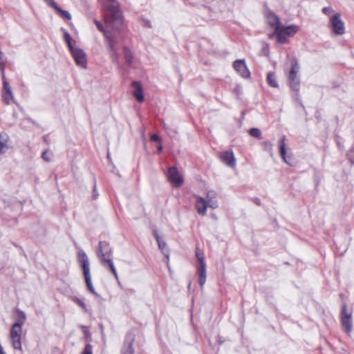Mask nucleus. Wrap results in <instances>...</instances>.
Wrapping results in <instances>:
<instances>
[{"label":"nucleus","instance_id":"f257e3e1","mask_svg":"<svg viewBox=\"0 0 354 354\" xmlns=\"http://www.w3.org/2000/svg\"><path fill=\"white\" fill-rule=\"evenodd\" d=\"M94 22L97 29L104 34V36L108 44V47L110 51V55L113 62L118 64L119 67H120V63L119 61V54L118 53V50L116 48L118 39L117 37H115V32L113 31L118 30L119 29H116L113 28L112 26H107L106 22V26L104 28L102 26V24L97 19H95Z\"/></svg>","mask_w":354,"mask_h":354},{"label":"nucleus","instance_id":"f03ea898","mask_svg":"<svg viewBox=\"0 0 354 354\" xmlns=\"http://www.w3.org/2000/svg\"><path fill=\"white\" fill-rule=\"evenodd\" d=\"M103 6L106 8L109 16L105 17L107 26H112L116 29H120L123 24V17L115 0H105Z\"/></svg>","mask_w":354,"mask_h":354},{"label":"nucleus","instance_id":"7ed1b4c3","mask_svg":"<svg viewBox=\"0 0 354 354\" xmlns=\"http://www.w3.org/2000/svg\"><path fill=\"white\" fill-rule=\"evenodd\" d=\"M77 260L83 271L85 282L88 290L95 296H98L92 284L90 272V263L86 254L82 250L77 252Z\"/></svg>","mask_w":354,"mask_h":354},{"label":"nucleus","instance_id":"20e7f679","mask_svg":"<svg viewBox=\"0 0 354 354\" xmlns=\"http://www.w3.org/2000/svg\"><path fill=\"white\" fill-rule=\"evenodd\" d=\"M299 72V65L298 61L296 59H294L292 62L291 67L288 73L287 77L290 88L295 92H298L299 91L300 79L298 75Z\"/></svg>","mask_w":354,"mask_h":354},{"label":"nucleus","instance_id":"39448f33","mask_svg":"<svg viewBox=\"0 0 354 354\" xmlns=\"http://www.w3.org/2000/svg\"><path fill=\"white\" fill-rule=\"evenodd\" d=\"M298 31V26L295 25H291L288 26H280L279 28H277L275 35L277 36V42L279 44H284L286 42V37H292Z\"/></svg>","mask_w":354,"mask_h":354},{"label":"nucleus","instance_id":"423d86ee","mask_svg":"<svg viewBox=\"0 0 354 354\" xmlns=\"http://www.w3.org/2000/svg\"><path fill=\"white\" fill-rule=\"evenodd\" d=\"M341 324L344 331L349 334L353 329L352 313L347 310V305L344 303L341 310Z\"/></svg>","mask_w":354,"mask_h":354},{"label":"nucleus","instance_id":"0eeeda50","mask_svg":"<svg viewBox=\"0 0 354 354\" xmlns=\"http://www.w3.org/2000/svg\"><path fill=\"white\" fill-rule=\"evenodd\" d=\"M21 334L22 326L19 324H14L10 329V338L12 346L15 350L21 351Z\"/></svg>","mask_w":354,"mask_h":354},{"label":"nucleus","instance_id":"6e6552de","mask_svg":"<svg viewBox=\"0 0 354 354\" xmlns=\"http://www.w3.org/2000/svg\"><path fill=\"white\" fill-rule=\"evenodd\" d=\"M332 31L337 35H342L345 32L344 23L341 19L339 13H335L330 19Z\"/></svg>","mask_w":354,"mask_h":354},{"label":"nucleus","instance_id":"1a4fd4ad","mask_svg":"<svg viewBox=\"0 0 354 354\" xmlns=\"http://www.w3.org/2000/svg\"><path fill=\"white\" fill-rule=\"evenodd\" d=\"M96 254L100 263L103 259H109L112 258V250L109 243L106 241H100L96 250Z\"/></svg>","mask_w":354,"mask_h":354},{"label":"nucleus","instance_id":"9d476101","mask_svg":"<svg viewBox=\"0 0 354 354\" xmlns=\"http://www.w3.org/2000/svg\"><path fill=\"white\" fill-rule=\"evenodd\" d=\"M167 178L168 180L176 187H179L183 183V177L175 167H171L168 169Z\"/></svg>","mask_w":354,"mask_h":354},{"label":"nucleus","instance_id":"9b49d317","mask_svg":"<svg viewBox=\"0 0 354 354\" xmlns=\"http://www.w3.org/2000/svg\"><path fill=\"white\" fill-rule=\"evenodd\" d=\"M76 64L83 68L86 67L87 61L86 55L84 51L82 49L74 48L70 50Z\"/></svg>","mask_w":354,"mask_h":354},{"label":"nucleus","instance_id":"f8f14e48","mask_svg":"<svg viewBox=\"0 0 354 354\" xmlns=\"http://www.w3.org/2000/svg\"><path fill=\"white\" fill-rule=\"evenodd\" d=\"M233 67L235 71L243 78H248L250 72L248 70L244 59H237L234 62Z\"/></svg>","mask_w":354,"mask_h":354},{"label":"nucleus","instance_id":"ddd939ff","mask_svg":"<svg viewBox=\"0 0 354 354\" xmlns=\"http://www.w3.org/2000/svg\"><path fill=\"white\" fill-rule=\"evenodd\" d=\"M133 342L134 336L131 333H127L121 351L122 354H134L133 348Z\"/></svg>","mask_w":354,"mask_h":354},{"label":"nucleus","instance_id":"4468645a","mask_svg":"<svg viewBox=\"0 0 354 354\" xmlns=\"http://www.w3.org/2000/svg\"><path fill=\"white\" fill-rule=\"evenodd\" d=\"M221 160L230 167L236 166V160L232 151H225L219 155Z\"/></svg>","mask_w":354,"mask_h":354},{"label":"nucleus","instance_id":"2eb2a0df","mask_svg":"<svg viewBox=\"0 0 354 354\" xmlns=\"http://www.w3.org/2000/svg\"><path fill=\"white\" fill-rule=\"evenodd\" d=\"M266 17L268 24L274 28L275 33L277 32V28H279L281 25L279 18L270 10L266 11Z\"/></svg>","mask_w":354,"mask_h":354},{"label":"nucleus","instance_id":"dca6fc26","mask_svg":"<svg viewBox=\"0 0 354 354\" xmlns=\"http://www.w3.org/2000/svg\"><path fill=\"white\" fill-rule=\"evenodd\" d=\"M132 86L134 88L133 95L136 98L138 102H142L145 100V97L141 84L138 81H133L132 82Z\"/></svg>","mask_w":354,"mask_h":354},{"label":"nucleus","instance_id":"f3484780","mask_svg":"<svg viewBox=\"0 0 354 354\" xmlns=\"http://www.w3.org/2000/svg\"><path fill=\"white\" fill-rule=\"evenodd\" d=\"M196 201L195 206L197 212L201 215H205L207 212V208L209 207L206 203V200L199 196H196Z\"/></svg>","mask_w":354,"mask_h":354},{"label":"nucleus","instance_id":"a211bd4d","mask_svg":"<svg viewBox=\"0 0 354 354\" xmlns=\"http://www.w3.org/2000/svg\"><path fill=\"white\" fill-rule=\"evenodd\" d=\"M205 200L209 207L214 209L218 207L216 194L214 191H209L207 193Z\"/></svg>","mask_w":354,"mask_h":354},{"label":"nucleus","instance_id":"6ab92c4d","mask_svg":"<svg viewBox=\"0 0 354 354\" xmlns=\"http://www.w3.org/2000/svg\"><path fill=\"white\" fill-rule=\"evenodd\" d=\"M197 272L198 274V283L201 288L203 287L206 281V264L198 265Z\"/></svg>","mask_w":354,"mask_h":354},{"label":"nucleus","instance_id":"aec40b11","mask_svg":"<svg viewBox=\"0 0 354 354\" xmlns=\"http://www.w3.org/2000/svg\"><path fill=\"white\" fill-rule=\"evenodd\" d=\"M286 137L283 136L282 138V139L279 141V153H280V155L282 158V159L283 160V161L289 165H291V162H290V158H288L287 156H286Z\"/></svg>","mask_w":354,"mask_h":354},{"label":"nucleus","instance_id":"412c9836","mask_svg":"<svg viewBox=\"0 0 354 354\" xmlns=\"http://www.w3.org/2000/svg\"><path fill=\"white\" fill-rule=\"evenodd\" d=\"M101 265L104 266V268H109L111 270V272L113 273L115 279L116 280H118V275L116 271V269L114 266L113 259L110 258L109 259H103L101 260Z\"/></svg>","mask_w":354,"mask_h":354},{"label":"nucleus","instance_id":"4be33fe9","mask_svg":"<svg viewBox=\"0 0 354 354\" xmlns=\"http://www.w3.org/2000/svg\"><path fill=\"white\" fill-rule=\"evenodd\" d=\"M8 136L6 133H0V154H3L8 149Z\"/></svg>","mask_w":354,"mask_h":354},{"label":"nucleus","instance_id":"5701e85b","mask_svg":"<svg viewBox=\"0 0 354 354\" xmlns=\"http://www.w3.org/2000/svg\"><path fill=\"white\" fill-rule=\"evenodd\" d=\"M267 82L268 84L274 88H278L279 84L277 81L276 75L274 72L270 71L267 75Z\"/></svg>","mask_w":354,"mask_h":354},{"label":"nucleus","instance_id":"b1692460","mask_svg":"<svg viewBox=\"0 0 354 354\" xmlns=\"http://www.w3.org/2000/svg\"><path fill=\"white\" fill-rule=\"evenodd\" d=\"M125 63L128 66H131L133 63V55L132 52L126 46L124 47Z\"/></svg>","mask_w":354,"mask_h":354},{"label":"nucleus","instance_id":"393cba45","mask_svg":"<svg viewBox=\"0 0 354 354\" xmlns=\"http://www.w3.org/2000/svg\"><path fill=\"white\" fill-rule=\"evenodd\" d=\"M157 243H158L159 249L162 252V253L167 258V261L168 263L169 253V251L167 250H166V248H167L166 242L163 240V239H161L160 240H158V241H157Z\"/></svg>","mask_w":354,"mask_h":354},{"label":"nucleus","instance_id":"a878e982","mask_svg":"<svg viewBox=\"0 0 354 354\" xmlns=\"http://www.w3.org/2000/svg\"><path fill=\"white\" fill-rule=\"evenodd\" d=\"M64 32V39L65 42L66 43L69 50L73 49L75 47L73 46V42H75V41L73 39L70 34L68 32L67 30L65 29H62Z\"/></svg>","mask_w":354,"mask_h":354},{"label":"nucleus","instance_id":"bb28decb","mask_svg":"<svg viewBox=\"0 0 354 354\" xmlns=\"http://www.w3.org/2000/svg\"><path fill=\"white\" fill-rule=\"evenodd\" d=\"M17 315H18V320L16 323H15V324H19L20 326H23L26 319V315L25 314V313L19 309H17Z\"/></svg>","mask_w":354,"mask_h":354},{"label":"nucleus","instance_id":"cd10ccee","mask_svg":"<svg viewBox=\"0 0 354 354\" xmlns=\"http://www.w3.org/2000/svg\"><path fill=\"white\" fill-rule=\"evenodd\" d=\"M55 10L61 15L62 18L68 20L71 19V15L68 11L62 10L59 6H57Z\"/></svg>","mask_w":354,"mask_h":354},{"label":"nucleus","instance_id":"c85d7f7f","mask_svg":"<svg viewBox=\"0 0 354 354\" xmlns=\"http://www.w3.org/2000/svg\"><path fill=\"white\" fill-rule=\"evenodd\" d=\"M196 257L198 259V265H202V263L206 264L204 254L198 248L196 250Z\"/></svg>","mask_w":354,"mask_h":354},{"label":"nucleus","instance_id":"c756f323","mask_svg":"<svg viewBox=\"0 0 354 354\" xmlns=\"http://www.w3.org/2000/svg\"><path fill=\"white\" fill-rule=\"evenodd\" d=\"M250 135L254 138H260L261 135V131L257 128H252L249 131Z\"/></svg>","mask_w":354,"mask_h":354},{"label":"nucleus","instance_id":"7c9ffc66","mask_svg":"<svg viewBox=\"0 0 354 354\" xmlns=\"http://www.w3.org/2000/svg\"><path fill=\"white\" fill-rule=\"evenodd\" d=\"M41 158L44 161L47 162L51 161V155L49 153V149H46L45 151H43L41 154Z\"/></svg>","mask_w":354,"mask_h":354},{"label":"nucleus","instance_id":"2f4dec72","mask_svg":"<svg viewBox=\"0 0 354 354\" xmlns=\"http://www.w3.org/2000/svg\"><path fill=\"white\" fill-rule=\"evenodd\" d=\"M81 354H93V347L90 344L85 346Z\"/></svg>","mask_w":354,"mask_h":354},{"label":"nucleus","instance_id":"473e14b6","mask_svg":"<svg viewBox=\"0 0 354 354\" xmlns=\"http://www.w3.org/2000/svg\"><path fill=\"white\" fill-rule=\"evenodd\" d=\"M73 300L79 305L80 306L83 310H84V312H87V308H86V304H84V302L81 300L80 299L77 298V297H75L73 299Z\"/></svg>","mask_w":354,"mask_h":354},{"label":"nucleus","instance_id":"72a5a7b5","mask_svg":"<svg viewBox=\"0 0 354 354\" xmlns=\"http://www.w3.org/2000/svg\"><path fill=\"white\" fill-rule=\"evenodd\" d=\"M3 90L4 92H7L8 95H12V88L9 83L6 81L3 82Z\"/></svg>","mask_w":354,"mask_h":354},{"label":"nucleus","instance_id":"f704fd0d","mask_svg":"<svg viewBox=\"0 0 354 354\" xmlns=\"http://www.w3.org/2000/svg\"><path fill=\"white\" fill-rule=\"evenodd\" d=\"M347 157L352 164H354V148H352L347 153Z\"/></svg>","mask_w":354,"mask_h":354},{"label":"nucleus","instance_id":"c9c22d12","mask_svg":"<svg viewBox=\"0 0 354 354\" xmlns=\"http://www.w3.org/2000/svg\"><path fill=\"white\" fill-rule=\"evenodd\" d=\"M2 95H3L4 100L6 101V104H10V100H12L13 98V95L12 94V95H10L8 94L7 92H3Z\"/></svg>","mask_w":354,"mask_h":354},{"label":"nucleus","instance_id":"e433bc0d","mask_svg":"<svg viewBox=\"0 0 354 354\" xmlns=\"http://www.w3.org/2000/svg\"><path fill=\"white\" fill-rule=\"evenodd\" d=\"M263 145H264V147L265 149L270 151V153L272 152V144L268 141V140H266V141H264L263 142Z\"/></svg>","mask_w":354,"mask_h":354},{"label":"nucleus","instance_id":"4c0bfd02","mask_svg":"<svg viewBox=\"0 0 354 354\" xmlns=\"http://www.w3.org/2000/svg\"><path fill=\"white\" fill-rule=\"evenodd\" d=\"M48 6L55 9L58 6L54 0H44Z\"/></svg>","mask_w":354,"mask_h":354},{"label":"nucleus","instance_id":"58836bf2","mask_svg":"<svg viewBox=\"0 0 354 354\" xmlns=\"http://www.w3.org/2000/svg\"><path fill=\"white\" fill-rule=\"evenodd\" d=\"M234 92L237 96H239L241 94V87L239 85L236 86L234 88Z\"/></svg>","mask_w":354,"mask_h":354},{"label":"nucleus","instance_id":"ea45409f","mask_svg":"<svg viewBox=\"0 0 354 354\" xmlns=\"http://www.w3.org/2000/svg\"><path fill=\"white\" fill-rule=\"evenodd\" d=\"M151 140L154 142H161L160 138L157 134H153L151 136Z\"/></svg>","mask_w":354,"mask_h":354},{"label":"nucleus","instance_id":"a19ab883","mask_svg":"<svg viewBox=\"0 0 354 354\" xmlns=\"http://www.w3.org/2000/svg\"><path fill=\"white\" fill-rule=\"evenodd\" d=\"M332 11V9L329 7H324L322 8V12L326 15H328Z\"/></svg>","mask_w":354,"mask_h":354},{"label":"nucleus","instance_id":"79ce46f5","mask_svg":"<svg viewBox=\"0 0 354 354\" xmlns=\"http://www.w3.org/2000/svg\"><path fill=\"white\" fill-rule=\"evenodd\" d=\"M80 327L83 330V332L86 336L90 335V333L88 332V328L86 326H81Z\"/></svg>","mask_w":354,"mask_h":354},{"label":"nucleus","instance_id":"37998d69","mask_svg":"<svg viewBox=\"0 0 354 354\" xmlns=\"http://www.w3.org/2000/svg\"><path fill=\"white\" fill-rule=\"evenodd\" d=\"M98 195H99L98 192H97V189H96V185H95L94 187H93V198L96 199L97 198Z\"/></svg>","mask_w":354,"mask_h":354},{"label":"nucleus","instance_id":"c03bdc74","mask_svg":"<svg viewBox=\"0 0 354 354\" xmlns=\"http://www.w3.org/2000/svg\"><path fill=\"white\" fill-rule=\"evenodd\" d=\"M252 201L257 205H261V200L259 198H254Z\"/></svg>","mask_w":354,"mask_h":354},{"label":"nucleus","instance_id":"a18cd8bd","mask_svg":"<svg viewBox=\"0 0 354 354\" xmlns=\"http://www.w3.org/2000/svg\"><path fill=\"white\" fill-rule=\"evenodd\" d=\"M154 236L156 237V241H158V240H160L162 239L157 232V231H154Z\"/></svg>","mask_w":354,"mask_h":354},{"label":"nucleus","instance_id":"49530a36","mask_svg":"<svg viewBox=\"0 0 354 354\" xmlns=\"http://www.w3.org/2000/svg\"><path fill=\"white\" fill-rule=\"evenodd\" d=\"M162 151V146L161 145H160L158 147V151L160 153Z\"/></svg>","mask_w":354,"mask_h":354},{"label":"nucleus","instance_id":"de8ad7c7","mask_svg":"<svg viewBox=\"0 0 354 354\" xmlns=\"http://www.w3.org/2000/svg\"><path fill=\"white\" fill-rule=\"evenodd\" d=\"M0 354H6L4 351H3V348L2 347V346H0Z\"/></svg>","mask_w":354,"mask_h":354},{"label":"nucleus","instance_id":"09e8293b","mask_svg":"<svg viewBox=\"0 0 354 354\" xmlns=\"http://www.w3.org/2000/svg\"><path fill=\"white\" fill-rule=\"evenodd\" d=\"M162 126H163V128L165 129V130H168V126L165 123V122H162Z\"/></svg>","mask_w":354,"mask_h":354},{"label":"nucleus","instance_id":"8fccbe9b","mask_svg":"<svg viewBox=\"0 0 354 354\" xmlns=\"http://www.w3.org/2000/svg\"><path fill=\"white\" fill-rule=\"evenodd\" d=\"M148 26L149 27H151V24H149V22L148 23Z\"/></svg>","mask_w":354,"mask_h":354}]
</instances>
